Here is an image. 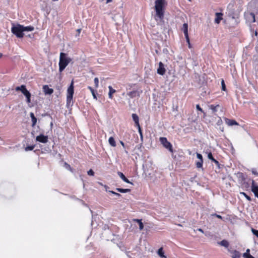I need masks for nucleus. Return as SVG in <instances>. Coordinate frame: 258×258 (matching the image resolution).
Returning <instances> with one entry per match:
<instances>
[{"mask_svg":"<svg viewBox=\"0 0 258 258\" xmlns=\"http://www.w3.org/2000/svg\"><path fill=\"white\" fill-rule=\"evenodd\" d=\"M34 29V28L31 26L25 27L20 24L16 25L13 24L11 28V31L18 38H22L24 35V32L32 31Z\"/></svg>","mask_w":258,"mask_h":258,"instance_id":"f257e3e1","label":"nucleus"},{"mask_svg":"<svg viewBox=\"0 0 258 258\" xmlns=\"http://www.w3.org/2000/svg\"><path fill=\"white\" fill-rule=\"evenodd\" d=\"M166 5L165 0H156L155 2V9L156 15L155 19L156 21H161L164 18V8Z\"/></svg>","mask_w":258,"mask_h":258,"instance_id":"f03ea898","label":"nucleus"},{"mask_svg":"<svg viewBox=\"0 0 258 258\" xmlns=\"http://www.w3.org/2000/svg\"><path fill=\"white\" fill-rule=\"evenodd\" d=\"M71 61L72 58L69 57L67 53L60 52L58 63L59 71L62 72Z\"/></svg>","mask_w":258,"mask_h":258,"instance_id":"7ed1b4c3","label":"nucleus"},{"mask_svg":"<svg viewBox=\"0 0 258 258\" xmlns=\"http://www.w3.org/2000/svg\"><path fill=\"white\" fill-rule=\"evenodd\" d=\"M74 92V82L72 81L67 90V104L68 105H70L72 101Z\"/></svg>","mask_w":258,"mask_h":258,"instance_id":"20e7f679","label":"nucleus"},{"mask_svg":"<svg viewBox=\"0 0 258 258\" xmlns=\"http://www.w3.org/2000/svg\"><path fill=\"white\" fill-rule=\"evenodd\" d=\"M160 141L164 148L168 150L171 153H173V148L171 144L167 141L165 137L160 138Z\"/></svg>","mask_w":258,"mask_h":258,"instance_id":"39448f33","label":"nucleus"},{"mask_svg":"<svg viewBox=\"0 0 258 258\" xmlns=\"http://www.w3.org/2000/svg\"><path fill=\"white\" fill-rule=\"evenodd\" d=\"M48 138L47 136H44L42 134L37 136L36 138V141L42 143H46L48 142Z\"/></svg>","mask_w":258,"mask_h":258,"instance_id":"423d86ee","label":"nucleus"},{"mask_svg":"<svg viewBox=\"0 0 258 258\" xmlns=\"http://www.w3.org/2000/svg\"><path fill=\"white\" fill-rule=\"evenodd\" d=\"M157 73L160 75H163L166 72V69L164 67V64L161 62L159 63V67L157 69Z\"/></svg>","mask_w":258,"mask_h":258,"instance_id":"0eeeda50","label":"nucleus"},{"mask_svg":"<svg viewBox=\"0 0 258 258\" xmlns=\"http://www.w3.org/2000/svg\"><path fill=\"white\" fill-rule=\"evenodd\" d=\"M43 91L45 95H51L53 92V89L50 88L47 85L43 86Z\"/></svg>","mask_w":258,"mask_h":258,"instance_id":"6e6552de","label":"nucleus"},{"mask_svg":"<svg viewBox=\"0 0 258 258\" xmlns=\"http://www.w3.org/2000/svg\"><path fill=\"white\" fill-rule=\"evenodd\" d=\"M251 191L254 193L255 196L258 198V186L255 184L253 180L252 182Z\"/></svg>","mask_w":258,"mask_h":258,"instance_id":"1a4fd4ad","label":"nucleus"},{"mask_svg":"<svg viewBox=\"0 0 258 258\" xmlns=\"http://www.w3.org/2000/svg\"><path fill=\"white\" fill-rule=\"evenodd\" d=\"M225 122L229 126H232L234 125H238V123L233 119H230L228 118H225Z\"/></svg>","mask_w":258,"mask_h":258,"instance_id":"9d476101","label":"nucleus"},{"mask_svg":"<svg viewBox=\"0 0 258 258\" xmlns=\"http://www.w3.org/2000/svg\"><path fill=\"white\" fill-rule=\"evenodd\" d=\"M118 175L120 177V178L124 182L127 183H131L133 184V183L131 182L128 179L124 176V175L121 172L118 171L117 172Z\"/></svg>","mask_w":258,"mask_h":258,"instance_id":"9b49d317","label":"nucleus"},{"mask_svg":"<svg viewBox=\"0 0 258 258\" xmlns=\"http://www.w3.org/2000/svg\"><path fill=\"white\" fill-rule=\"evenodd\" d=\"M127 95L129 96L131 98H133L134 97H139L140 96V92L136 90L128 92L127 93Z\"/></svg>","mask_w":258,"mask_h":258,"instance_id":"f8f14e48","label":"nucleus"},{"mask_svg":"<svg viewBox=\"0 0 258 258\" xmlns=\"http://www.w3.org/2000/svg\"><path fill=\"white\" fill-rule=\"evenodd\" d=\"M132 118L133 120L135 121L136 125L138 127H139V119L137 114H136V113H133L132 114Z\"/></svg>","mask_w":258,"mask_h":258,"instance_id":"ddd939ff","label":"nucleus"},{"mask_svg":"<svg viewBox=\"0 0 258 258\" xmlns=\"http://www.w3.org/2000/svg\"><path fill=\"white\" fill-rule=\"evenodd\" d=\"M223 14L220 13H216V17L215 19V22L217 24H219L220 21L222 19Z\"/></svg>","mask_w":258,"mask_h":258,"instance_id":"4468645a","label":"nucleus"},{"mask_svg":"<svg viewBox=\"0 0 258 258\" xmlns=\"http://www.w3.org/2000/svg\"><path fill=\"white\" fill-rule=\"evenodd\" d=\"M30 117L31 118V120H32V126L33 127L36 125L37 119L36 117L35 116L33 112H30Z\"/></svg>","mask_w":258,"mask_h":258,"instance_id":"2eb2a0df","label":"nucleus"},{"mask_svg":"<svg viewBox=\"0 0 258 258\" xmlns=\"http://www.w3.org/2000/svg\"><path fill=\"white\" fill-rule=\"evenodd\" d=\"M182 30L184 36L188 35V25L187 23H184L182 26Z\"/></svg>","mask_w":258,"mask_h":258,"instance_id":"dca6fc26","label":"nucleus"},{"mask_svg":"<svg viewBox=\"0 0 258 258\" xmlns=\"http://www.w3.org/2000/svg\"><path fill=\"white\" fill-rule=\"evenodd\" d=\"M109 89V93H108V97L110 99H112V94L114 93L116 91L115 89H113L111 86L108 87Z\"/></svg>","mask_w":258,"mask_h":258,"instance_id":"f3484780","label":"nucleus"},{"mask_svg":"<svg viewBox=\"0 0 258 258\" xmlns=\"http://www.w3.org/2000/svg\"><path fill=\"white\" fill-rule=\"evenodd\" d=\"M231 253H232V258H240L241 254L239 251L235 250L232 251Z\"/></svg>","mask_w":258,"mask_h":258,"instance_id":"a211bd4d","label":"nucleus"},{"mask_svg":"<svg viewBox=\"0 0 258 258\" xmlns=\"http://www.w3.org/2000/svg\"><path fill=\"white\" fill-rule=\"evenodd\" d=\"M134 221L137 222L139 223V229L140 230H142L144 228V224L142 221V219H133Z\"/></svg>","mask_w":258,"mask_h":258,"instance_id":"6ab92c4d","label":"nucleus"},{"mask_svg":"<svg viewBox=\"0 0 258 258\" xmlns=\"http://www.w3.org/2000/svg\"><path fill=\"white\" fill-rule=\"evenodd\" d=\"M219 107V105H214L213 104L209 106V109H211L213 113H215L217 111V108Z\"/></svg>","mask_w":258,"mask_h":258,"instance_id":"aec40b11","label":"nucleus"},{"mask_svg":"<svg viewBox=\"0 0 258 258\" xmlns=\"http://www.w3.org/2000/svg\"><path fill=\"white\" fill-rule=\"evenodd\" d=\"M221 246H223L226 248L228 247L229 244V242L226 240H222L221 241L218 243Z\"/></svg>","mask_w":258,"mask_h":258,"instance_id":"412c9836","label":"nucleus"},{"mask_svg":"<svg viewBox=\"0 0 258 258\" xmlns=\"http://www.w3.org/2000/svg\"><path fill=\"white\" fill-rule=\"evenodd\" d=\"M157 253L161 257L167 258V257L164 255L162 247L160 248L158 250Z\"/></svg>","mask_w":258,"mask_h":258,"instance_id":"4be33fe9","label":"nucleus"},{"mask_svg":"<svg viewBox=\"0 0 258 258\" xmlns=\"http://www.w3.org/2000/svg\"><path fill=\"white\" fill-rule=\"evenodd\" d=\"M108 142L110 146L112 147H114L116 146V142L114 140V139L112 137H111L109 138Z\"/></svg>","mask_w":258,"mask_h":258,"instance_id":"5701e85b","label":"nucleus"},{"mask_svg":"<svg viewBox=\"0 0 258 258\" xmlns=\"http://www.w3.org/2000/svg\"><path fill=\"white\" fill-rule=\"evenodd\" d=\"M249 251H250L249 249H247L246 252L243 253V256L245 258H254L252 255H251V254H249Z\"/></svg>","mask_w":258,"mask_h":258,"instance_id":"b1692460","label":"nucleus"},{"mask_svg":"<svg viewBox=\"0 0 258 258\" xmlns=\"http://www.w3.org/2000/svg\"><path fill=\"white\" fill-rule=\"evenodd\" d=\"M116 190L117 191L121 192V193L128 192L131 191V189H127V188L123 189V188H116Z\"/></svg>","mask_w":258,"mask_h":258,"instance_id":"393cba45","label":"nucleus"},{"mask_svg":"<svg viewBox=\"0 0 258 258\" xmlns=\"http://www.w3.org/2000/svg\"><path fill=\"white\" fill-rule=\"evenodd\" d=\"M25 89H26V86L24 85H22L20 86H17L15 90L16 91H20L21 92L24 91Z\"/></svg>","mask_w":258,"mask_h":258,"instance_id":"a878e982","label":"nucleus"},{"mask_svg":"<svg viewBox=\"0 0 258 258\" xmlns=\"http://www.w3.org/2000/svg\"><path fill=\"white\" fill-rule=\"evenodd\" d=\"M88 88L90 90V91H91L92 94V96L93 97V98L97 100V96L96 95V94H95V91L90 86H88Z\"/></svg>","mask_w":258,"mask_h":258,"instance_id":"bb28decb","label":"nucleus"},{"mask_svg":"<svg viewBox=\"0 0 258 258\" xmlns=\"http://www.w3.org/2000/svg\"><path fill=\"white\" fill-rule=\"evenodd\" d=\"M203 160H199L196 162V165L197 168H202L203 166Z\"/></svg>","mask_w":258,"mask_h":258,"instance_id":"cd10ccee","label":"nucleus"},{"mask_svg":"<svg viewBox=\"0 0 258 258\" xmlns=\"http://www.w3.org/2000/svg\"><path fill=\"white\" fill-rule=\"evenodd\" d=\"M31 95L30 93H29L26 96H25L26 98V102L28 103H29L31 102Z\"/></svg>","mask_w":258,"mask_h":258,"instance_id":"c85d7f7f","label":"nucleus"},{"mask_svg":"<svg viewBox=\"0 0 258 258\" xmlns=\"http://www.w3.org/2000/svg\"><path fill=\"white\" fill-rule=\"evenodd\" d=\"M34 147H35V145L29 146L26 147L25 148V150L26 151H32L34 149Z\"/></svg>","mask_w":258,"mask_h":258,"instance_id":"c756f323","label":"nucleus"},{"mask_svg":"<svg viewBox=\"0 0 258 258\" xmlns=\"http://www.w3.org/2000/svg\"><path fill=\"white\" fill-rule=\"evenodd\" d=\"M248 17L250 18H251V22H254L255 20V16L254 15L253 13H250L249 15H248Z\"/></svg>","mask_w":258,"mask_h":258,"instance_id":"7c9ffc66","label":"nucleus"},{"mask_svg":"<svg viewBox=\"0 0 258 258\" xmlns=\"http://www.w3.org/2000/svg\"><path fill=\"white\" fill-rule=\"evenodd\" d=\"M95 86L96 88H98L99 86V80L98 78H95L94 80Z\"/></svg>","mask_w":258,"mask_h":258,"instance_id":"2f4dec72","label":"nucleus"},{"mask_svg":"<svg viewBox=\"0 0 258 258\" xmlns=\"http://www.w3.org/2000/svg\"><path fill=\"white\" fill-rule=\"evenodd\" d=\"M251 231L252 233L255 235L257 237H258V230L254 229L253 228H251Z\"/></svg>","mask_w":258,"mask_h":258,"instance_id":"473e14b6","label":"nucleus"},{"mask_svg":"<svg viewBox=\"0 0 258 258\" xmlns=\"http://www.w3.org/2000/svg\"><path fill=\"white\" fill-rule=\"evenodd\" d=\"M196 108L198 110L201 111L202 113H203L204 115H205V113L202 108L200 107L199 104H197L196 105Z\"/></svg>","mask_w":258,"mask_h":258,"instance_id":"72a5a7b5","label":"nucleus"},{"mask_svg":"<svg viewBox=\"0 0 258 258\" xmlns=\"http://www.w3.org/2000/svg\"><path fill=\"white\" fill-rule=\"evenodd\" d=\"M221 85H222V90L223 91H225L226 90V85L225 84L224 81L223 80H222L221 81Z\"/></svg>","mask_w":258,"mask_h":258,"instance_id":"f704fd0d","label":"nucleus"},{"mask_svg":"<svg viewBox=\"0 0 258 258\" xmlns=\"http://www.w3.org/2000/svg\"><path fill=\"white\" fill-rule=\"evenodd\" d=\"M108 192H110L113 195H114L115 196H117V197H121V195L120 194L117 193L114 191H108Z\"/></svg>","mask_w":258,"mask_h":258,"instance_id":"c9c22d12","label":"nucleus"},{"mask_svg":"<svg viewBox=\"0 0 258 258\" xmlns=\"http://www.w3.org/2000/svg\"><path fill=\"white\" fill-rule=\"evenodd\" d=\"M241 194L243 195L245 198L246 199L249 201H251V198L249 196H248V195H247L245 192H241Z\"/></svg>","mask_w":258,"mask_h":258,"instance_id":"e433bc0d","label":"nucleus"},{"mask_svg":"<svg viewBox=\"0 0 258 258\" xmlns=\"http://www.w3.org/2000/svg\"><path fill=\"white\" fill-rule=\"evenodd\" d=\"M208 158L209 159L211 160L212 161L214 160V158L213 157L212 154L211 152L208 153Z\"/></svg>","mask_w":258,"mask_h":258,"instance_id":"4c0bfd02","label":"nucleus"},{"mask_svg":"<svg viewBox=\"0 0 258 258\" xmlns=\"http://www.w3.org/2000/svg\"><path fill=\"white\" fill-rule=\"evenodd\" d=\"M197 157L199 160H203V156L201 154L197 153Z\"/></svg>","mask_w":258,"mask_h":258,"instance_id":"58836bf2","label":"nucleus"},{"mask_svg":"<svg viewBox=\"0 0 258 258\" xmlns=\"http://www.w3.org/2000/svg\"><path fill=\"white\" fill-rule=\"evenodd\" d=\"M87 173L90 176H93L94 174V171L92 169H90L88 172Z\"/></svg>","mask_w":258,"mask_h":258,"instance_id":"ea45409f","label":"nucleus"},{"mask_svg":"<svg viewBox=\"0 0 258 258\" xmlns=\"http://www.w3.org/2000/svg\"><path fill=\"white\" fill-rule=\"evenodd\" d=\"M24 95L26 96L27 94H28L29 92V91L28 90H27V89H25L24 91H22L21 92Z\"/></svg>","mask_w":258,"mask_h":258,"instance_id":"a19ab883","label":"nucleus"},{"mask_svg":"<svg viewBox=\"0 0 258 258\" xmlns=\"http://www.w3.org/2000/svg\"><path fill=\"white\" fill-rule=\"evenodd\" d=\"M138 127V129H139V132L140 133V136H141V138L142 139H143V135H142V131H141V127L139 125V127Z\"/></svg>","mask_w":258,"mask_h":258,"instance_id":"79ce46f5","label":"nucleus"},{"mask_svg":"<svg viewBox=\"0 0 258 258\" xmlns=\"http://www.w3.org/2000/svg\"><path fill=\"white\" fill-rule=\"evenodd\" d=\"M185 37L186 41L187 43L188 44H189L190 41H189V37H188V35L185 36Z\"/></svg>","mask_w":258,"mask_h":258,"instance_id":"37998d69","label":"nucleus"},{"mask_svg":"<svg viewBox=\"0 0 258 258\" xmlns=\"http://www.w3.org/2000/svg\"><path fill=\"white\" fill-rule=\"evenodd\" d=\"M252 174L255 175H258V173L257 172V171H256L255 169H252Z\"/></svg>","mask_w":258,"mask_h":258,"instance_id":"c03bdc74","label":"nucleus"},{"mask_svg":"<svg viewBox=\"0 0 258 258\" xmlns=\"http://www.w3.org/2000/svg\"><path fill=\"white\" fill-rule=\"evenodd\" d=\"M212 216H216V217H217L219 219H222V217L220 215H217L216 214H214L212 215Z\"/></svg>","mask_w":258,"mask_h":258,"instance_id":"a18cd8bd","label":"nucleus"},{"mask_svg":"<svg viewBox=\"0 0 258 258\" xmlns=\"http://www.w3.org/2000/svg\"><path fill=\"white\" fill-rule=\"evenodd\" d=\"M214 162L217 165L219 166V163L218 161H217L216 159H214V160L212 161Z\"/></svg>","mask_w":258,"mask_h":258,"instance_id":"49530a36","label":"nucleus"},{"mask_svg":"<svg viewBox=\"0 0 258 258\" xmlns=\"http://www.w3.org/2000/svg\"><path fill=\"white\" fill-rule=\"evenodd\" d=\"M198 231L202 232V233H204V231L201 229V228H199L197 229Z\"/></svg>","mask_w":258,"mask_h":258,"instance_id":"de8ad7c7","label":"nucleus"},{"mask_svg":"<svg viewBox=\"0 0 258 258\" xmlns=\"http://www.w3.org/2000/svg\"><path fill=\"white\" fill-rule=\"evenodd\" d=\"M112 0H106V3L108 4L112 2Z\"/></svg>","mask_w":258,"mask_h":258,"instance_id":"09e8293b","label":"nucleus"},{"mask_svg":"<svg viewBox=\"0 0 258 258\" xmlns=\"http://www.w3.org/2000/svg\"><path fill=\"white\" fill-rule=\"evenodd\" d=\"M105 190H106V191L107 192H108V191H109V190H108V186H105Z\"/></svg>","mask_w":258,"mask_h":258,"instance_id":"8fccbe9b","label":"nucleus"},{"mask_svg":"<svg viewBox=\"0 0 258 258\" xmlns=\"http://www.w3.org/2000/svg\"><path fill=\"white\" fill-rule=\"evenodd\" d=\"M120 143L121 145L123 147H124V143H123V142L120 141Z\"/></svg>","mask_w":258,"mask_h":258,"instance_id":"3c124183","label":"nucleus"},{"mask_svg":"<svg viewBox=\"0 0 258 258\" xmlns=\"http://www.w3.org/2000/svg\"><path fill=\"white\" fill-rule=\"evenodd\" d=\"M66 165H67V168H71V167H70V166L69 165L67 164V163H66Z\"/></svg>","mask_w":258,"mask_h":258,"instance_id":"603ef678","label":"nucleus"},{"mask_svg":"<svg viewBox=\"0 0 258 258\" xmlns=\"http://www.w3.org/2000/svg\"><path fill=\"white\" fill-rule=\"evenodd\" d=\"M77 31L78 32V33H80V31H81V29H78L77 30Z\"/></svg>","mask_w":258,"mask_h":258,"instance_id":"864d4df0","label":"nucleus"},{"mask_svg":"<svg viewBox=\"0 0 258 258\" xmlns=\"http://www.w3.org/2000/svg\"><path fill=\"white\" fill-rule=\"evenodd\" d=\"M3 55V53H0V58L2 57Z\"/></svg>","mask_w":258,"mask_h":258,"instance_id":"5fc2aeb1","label":"nucleus"},{"mask_svg":"<svg viewBox=\"0 0 258 258\" xmlns=\"http://www.w3.org/2000/svg\"><path fill=\"white\" fill-rule=\"evenodd\" d=\"M188 47L190 48H191V45H190V43H189V44H188Z\"/></svg>","mask_w":258,"mask_h":258,"instance_id":"6e6d98bb","label":"nucleus"},{"mask_svg":"<svg viewBox=\"0 0 258 258\" xmlns=\"http://www.w3.org/2000/svg\"><path fill=\"white\" fill-rule=\"evenodd\" d=\"M257 32H256V31H255V35H257Z\"/></svg>","mask_w":258,"mask_h":258,"instance_id":"4d7b16f0","label":"nucleus"},{"mask_svg":"<svg viewBox=\"0 0 258 258\" xmlns=\"http://www.w3.org/2000/svg\"><path fill=\"white\" fill-rule=\"evenodd\" d=\"M115 16H114L113 17V19H115ZM114 21H115V20H114Z\"/></svg>","mask_w":258,"mask_h":258,"instance_id":"13d9d810","label":"nucleus"},{"mask_svg":"<svg viewBox=\"0 0 258 258\" xmlns=\"http://www.w3.org/2000/svg\"><path fill=\"white\" fill-rule=\"evenodd\" d=\"M31 134H32V135L33 136H34V134H33V132L31 133Z\"/></svg>","mask_w":258,"mask_h":258,"instance_id":"bf43d9fd","label":"nucleus"},{"mask_svg":"<svg viewBox=\"0 0 258 258\" xmlns=\"http://www.w3.org/2000/svg\"><path fill=\"white\" fill-rule=\"evenodd\" d=\"M179 226H181V224H178V225Z\"/></svg>","mask_w":258,"mask_h":258,"instance_id":"052dcab7","label":"nucleus"},{"mask_svg":"<svg viewBox=\"0 0 258 258\" xmlns=\"http://www.w3.org/2000/svg\"><path fill=\"white\" fill-rule=\"evenodd\" d=\"M188 1H190V2L191 1V0H188Z\"/></svg>","mask_w":258,"mask_h":258,"instance_id":"680f3d73","label":"nucleus"}]
</instances>
